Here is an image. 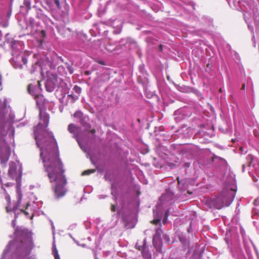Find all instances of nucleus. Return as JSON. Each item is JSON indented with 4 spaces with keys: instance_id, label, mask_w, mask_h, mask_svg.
Returning <instances> with one entry per match:
<instances>
[{
    "instance_id": "obj_1",
    "label": "nucleus",
    "mask_w": 259,
    "mask_h": 259,
    "mask_svg": "<svg viewBox=\"0 0 259 259\" xmlns=\"http://www.w3.org/2000/svg\"><path fill=\"white\" fill-rule=\"evenodd\" d=\"M39 118L40 121L34 129V138L50 182L56 183L54 188L55 197L59 199L63 197L67 192L65 188L67 180L63 175L64 169L59 158L57 142L53 133L46 129L44 130L49 124V115L40 107Z\"/></svg>"
},
{
    "instance_id": "obj_2",
    "label": "nucleus",
    "mask_w": 259,
    "mask_h": 259,
    "mask_svg": "<svg viewBox=\"0 0 259 259\" xmlns=\"http://www.w3.org/2000/svg\"><path fill=\"white\" fill-rule=\"evenodd\" d=\"M22 174V165L19 161L12 162L10 165L9 169V175L10 177L15 179L17 183V200L16 204L13 206V208L10 207V196L7 194L6 195V199L8 202V205L6 209L8 212L13 211L16 217V211L19 210L23 212L27 217L32 219L35 213L42 206L41 201H36L37 198L33 193H29L27 198H25L23 201L22 195L20 191V181Z\"/></svg>"
},
{
    "instance_id": "obj_3",
    "label": "nucleus",
    "mask_w": 259,
    "mask_h": 259,
    "mask_svg": "<svg viewBox=\"0 0 259 259\" xmlns=\"http://www.w3.org/2000/svg\"><path fill=\"white\" fill-rule=\"evenodd\" d=\"M34 247L32 233L24 227H18L14 240L7 245L0 259H37L35 254L30 255Z\"/></svg>"
},
{
    "instance_id": "obj_4",
    "label": "nucleus",
    "mask_w": 259,
    "mask_h": 259,
    "mask_svg": "<svg viewBox=\"0 0 259 259\" xmlns=\"http://www.w3.org/2000/svg\"><path fill=\"white\" fill-rule=\"evenodd\" d=\"M230 177V181L226 183L223 191L213 201L214 207L217 209L229 206L234 199L236 192L235 176L232 174Z\"/></svg>"
},
{
    "instance_id": "obj_5",
    "label": "nucleus",
    "mask_w": 259,
    "mask_h": 259,
    "mask_svg": "<svg viewBox=\"0 0 259 259\" xmlns=\"http://www.w3.org/2000/svg\"><path fill=\"white\" fill-rule=\"evenodd\" d=\"M243 3L246 9L244 13V19L254 37V26L251 24L252 20L253 21L256 33L259 32V11L253 0L244 1Z\"/></svg>"
},
{
    "instance_id": "obj_6",
    "label": "nucleus",
    "mask_w": 259,
    "mask_h": 259,
    "mask_svg": "<svg viewBox=\"0 0 259 259\" xmlns=\"http://www.w3.org/2000/svg\"><path fill=\"white\" fill-rule=\"evenodd\" d=\"M12 48L11 64L16 69H23L27 67V59L24 52L20 51V43L15 40L11 42Z\"/></svg>"
},
{
    "instance_id": "obj_7",
    "label": "nucleus",
    "mask_w": 259,
    "mask_h": 259,
    "mask_svg": "<svg viewBox=\"0 0 259 259\" xmlns=\"http://www.w3.org/2000/svg\"><path fill=\"white\" fill-rule=\"evenodd\" d=\"M45 62L46 63L44 65L36 64L35 66L39 67L42 77H44L45 75L48 76V78L45 82L46 89L47 92H52L55 89L57 81V76L55 74H49L48 68H52V63L48 59Z\"/></svg>"
},
{
    "instance_id": "obj_8",
    "label": "nucleus",
    "mask_w": 259,
    "mask_h": 259,
    "mask_svg": "<svg viewBox=\"0 0 259 259\" xmlns=\"http://www.w3.org/2000/svg\"><path fill=\"white\" fill-rule=\"evenodd\" d=\"M195 147L194 145H185L180 149L179 155L184 160H185V159H192L195 154Z\"/></svg>"
},
{
    "instance_id": "obj_9",
    "label": "nucleus",
    "mask_w": 259,
    "mask_h": 259,
    "mask_svg": "<svg viewBox=\"0 0 259 259\" xmlns=\"http://www.w3.org/2000/svg\"><path fill=\"white\" fill-rule=\"evenodd\" d=\"M41 89L39 81H37L36 84H29L28 87V91L30 94L35 97L36 103L38 104V99L43 98V96L40 95Z\"/></svg>"
},
{
    "instance_id": "obj_10",
    "label": "nucleus",
    "mask_w": 259,
    "mask_h": 259,
    "mask_svg": "<svg viewBox=\"0 0 259 259\" xmlns=\"http://www.w3.org/2000/svg\"><path fill=\"white\" fill-rule=\"evenodd\" d=\"M162 233V231L160 228L156 229L155 234L154 235L152 239L153 246L158 253L162 252V244L161 240Z\"/></svg>"
},
{
    "instance_id": "obj_11",
    "label": "nucleus",
    "mask_w": 259,
    "mask_h": 259,
    "mask_svg": "<svg viewBox=\"0 0 259 259\" xmlns=\"http://www.w3.org/2000/svg\"><path fill=\"white\" fill-rule=\"evenodd\" d=\"M146 243V239L145 238L143 241L142 245H139L137 243L136 244V247L141 251V254L144 259H151L152 255L149 251L148 247Z\"/></svg>"
},
{
    "instance_id": "obj_12",
    "label": "nucleus",
    "mask_w": 259,
    "mask_h": 259,
    "mask_svg": "<svg viewBox=\"0 0 259 259\" xmlns=\"http://www.w3.org/2000/svg\"><path fill=\"white\" fill-rule=\"evenodd\" d=\"M68 130L70 133L73 134L74 138L80 148L82 149V148L80 141V136L78 134L80 130L79 127L75 126L73 124H70L68 126Z\"/></svg>"
},
{
    "instance_id": "obj_13",
    "label": "nucleus",
    "mask_w": 259,
    "mask_h": 259,
    "mask_svg": "<svg viewBox=\"0 0 259 259\" xmlns=\"http://www.w3.org/2000/svg\"><path fill=\"white\" fill-rule=\"evenodd\" d=\"M174 195V194L171 190L169 189H166L165 192L159 198L160 203L163 204L164 202H167L172 200Z\"/></svg>"
},
{
    "instance_id": "obj_14",
    "label": "nucleus",
    "mask_w": 259,
    "mask_h": 259,
    "mask_svg": "<svg viewBox=\"0 0 259 259\" xmlns=\"http://www.w3.org/2000/svg\"><path fill=\"white\" fill-rule=\"evenodd\" d=\"M174 116L176 122H180L184 118V109H181L176 111L174 113Z\"/></svg>"
},
{
    "instance_id": "obj_15",
    "label": "nucleus",
    "mask_w": 259,
    "mask_h": 259,
    "mask_svg": "<svg viewBox=\"0 0 259 259\" xmlns=\"http://www.w3.org/2000/svg\"><path fill=\"white\" fill-rule=\"evenodd\" d=\"M230 7L232 9L239 10L240 8V0H226Z\"/></svg>"
},
{
    "instance_id": "obj_16",
    "label": "nucleus",
    "mask_w": 259,
    "mask_h": 259,
    "mask_svg": "<svg viewBox=\"0 0 259 259\" xmlns=\"http://www.w3.org/2000/svg\"><path fill=\"white\" fill-rule=\"evenodd\" d=\"M167 162L170 167L174 168L179 165L180 163L179 158L174 157L172 161H171V159H169L167 160Z\"/></svg>"
},
{
    "instance_id": "obj_17",
    "label": "nucleus",
    "mask_w": 259,
    "mask_h": 259,
    "mask_svg": "<svg viewBox=\"0 0 259 259\" xmlns=\"http://www.w3.org/2000/svg\"><path fill=\"white\" fill-rule=\"evenodd\" d=\"M201 22L204 25L210 26L212 24V20L208 17L203 16L201 18Z\"/></svg>"
},
{
    "instance_id": "obj_18",
    "label": "nucleus",
    "mask_w": 259,
    "mask_h": 259,
    "mask_svg": "<svg viewBox=\"0 0 259 259\" xmlns=\"http://www.w3.org/2000/svg\"><path fill=\"white\" fill-rule=\"evenodd\" d=\"M214 159L218 160L223 167L226 168L227 166V162L225 159L220 157L215 156L214 157Z\"/></svg>"
},
{
    "instance_id": "obj_19",
    "label": "nucleus",
    "mask_w": 259,
    "mask_h": 259,
    "mask_svg": "<svg viewBox=\"0 0 259 259\" xmlns=\"http://www.w3.org/2000/svg\"><path fill=\"white\" fill-rule=\"evenodd\" d=\"M52 254H53L55 259H60L59 255L58 252V250L55 244H54L53 246Z\"/></svg>"
},
{
    "instance_id": "obj_20",
    "label": "nucleus",
    "mask_w": 259,
    "mask_h": 259,
    "mask_svg": "<svg viewBox=\"0 0 259 259\" xmlns=\"http://www.w3.org/2000/svg\"><path fill=\"white\" fill-rule=\"evenodd\" d=\"M233 256L236 259H244V254L240 250H239L238 255H237L235 252H233Z\"/></svg>"
},
{
    "instance_id": "obj_21",
    "label": "nucleus",
    "mask_w": 259,
    "mask_h": 259,
    "mask_svg": "<svg viewBox=\"0 0 259 259\" xmlns=\"http://www.w3.org/2000/svg\"><path fill=\"white\" fill-rule=\"evenodd\" d=\"M41 20L45 23H46L47 25H49V24H53L52 20L46 15L44 16Z\"/></svg>"
},
{
    "instance_id": "obj_22",
    "label": "nucleus",
    "mask_w": 259,
    "mask_h": 259,
    "mask_svg": "<svg viewBox=\"0 0 259 259\" xmlns=\"http://www.w3.org/2000/svg\"><path fill=\"white\" fill-rule=\"evenodd\" d=\"M45 14H44L42 11L40 10L37 12V17L40 20H42Z\"/></svg>"
},
{
    "instance_id": "obj_23",
    "label": "nucleus",
    "mask_w": 259,
    "mask_h": 259,
    "mask_svg": "<svg viewBox=\"0 0 259 259\" xmlns=\"http://www.w3.org/2000/svg\"><path fill=\"white\" fill-rule=\"evenodd\" d=\"M247 160L249 161L248 166H250L253 159V156L252 155H248L246 157Z\"/></svg>"
},
{
    "instance_id": "obj_24",
    "label": "nucleus",
    "mask_w": 259,
    "mask_h": 259,
    "mask_svg": "<svg viewBox=\"0 0 259 259\" xmlns=\"http://www.w3.org/2000/svg\"><path fill=\"white\" fill-rule=\"evenodd\" d=\"M82 116H83L82 113L79 111H76L74 114V117H78L80 119L82 117Z\"/></svg>"
},
{
    "instance_id": "obj_25",
    "label": "nucleus",
    "mask_w": 259,
    "mask_h": 259,
    "mask_svg": "<svg viewBox=\"0 0 259 259\" xmlns=\"http://www.w3.org/2000/svg\"><path fill=\"white\" fill-rule=\"evenodd\" d=\"M95 172V169H89V170L84 171L82 173V175H90L91 174H93V173H94Z\"/></svg>"
},
{
    "instance_id": "obj_26",
    "label": "nucleus",
    "mask_w": 259,
    "mask_h": 259,
    "mask_svg": "<svg viewBox=\"0 0 259 259\" xmlns=\"http://www.w3.org/2000/svg\"><path fill=\"white\" fill-rule=\"evenodd\" d=\"M73 90L77 94H79L81 91V88L77 85L74 87Z\"/></svg>"
},
{
    "instance_id": "obj_27",
    "label": "nucleus",
    "mask_w": 259,
    "mask_h": 259,
    "mask_svg": "<svg viewBox=\"0 0 259 259\" xmlns=\"http://www.w3.org/2000/svg\"><path fill=\"white\" fill-rule=\"evenodd\" d=\"M168 211H166L165 214H164V217H163V220H162V222H163V224H165V223H166L167 219H168Z\"/></svg>"
},
{
    "instance_id": "obj_28",
    "label": "nucleus",
    "mask_w": 259,
    "mask_h": 259,
    "mask_svg": "<svg viewBox=\"0 0 259 259\" xmlns=\"http://www.w3.org/2000/svg\"><path fill=\"white\" fill-rule=\"evenodd\" d=\"M133 41V40L131 38H126V39H122L121 41H120L121 43H122L123 44H124V42H125L126 43H127V42H129V43H131Z\"/></svg>"
},
{
    "instance_id": "obj_29",
    "label": "nucleus",
    "mask_w": 259,
    "mask_h": 259,
    "mask_svg": "<svg viewBox=\"0 0 259 259\" xmlns=\"http://www.w3.org/2000/svg\"><path fill=\"white\" fill-rule=\"evenodd\" d=\"M163 239L166 242L169 243L170 242V238L168 236L165 234V235H163Z\"/></svg>"
},
{
    "instance_id": "obj_30",
    "label": "nucleus",
    "mask_w": 259,
    "mask_h": 259,
    "mask_svg": "<svg viewBox=\"0 0 259 259\" xmlns=\"http://www.w3.org/2000/svg\"><path fill=\"white\" fill-rule=\"evenodd\" d=\"M44 98H43L42 99H41V98H39L38 99V104H37V106H39V105H41V104H42L44 103Z\"/></svg>"
},
{
    "instance_id": "obj_31",
    "label": "nucleus",
    "mask_w": 259,
    "mask_h": 259,
    "mask_svg": "<svg viewBox=\"0 0 259 259\" xmlns=\"http://www.w3.org/2000/svg\"><path fill=\"white\" fill-rule=\"evenodd\" d=\"M161 219H154L153 221V224H157L158 223H159V222L160 221Z\"/></svg>"
},
{
    "instance_id": "obj_32",
    "label": "nucleus",
    "mask_w": 259,
    "mask_h": 259,
    "mask_svg": "<svg viewBox=\"0 0 259 259\" xmlns=\"http://www.w3.org/2000/svg\"><path fill=\"white\" fill-rule=\"evenodd\" d=\"M83 126L84 127V129L86 130H88L90 128L91 126L88 123H85L84 125H83Z\"/></svg>"
},
{
    "instance_id": "obj_33",
    "label": "nucleus",
    "mask_w": 259,
    "mask_h": 259,
    "mask_svg": "<svg viewBox=\"0 0 259 259\" xmlns=\"http://www.w3.org/2000/svg\"><path fill=\"white\" fill-rule=\"evenodd\" d=\"M68 70L70 74H72L73 72V69L71 66L68 67Z\"/></svg>"
},
{
    "instance_id": "obj_34",
    "label": "nucleus",
    "mask_w": 259,
    "mask_h": 259,
    "mask_svg": "<svg viewBox=\"0 0 259 259\" xmlns=\"http://www.w3.org/2000/svg\"><path fill=\"white\" fill-rule=\"evenodd\" d=\"M69 236H70V237H71V238H72L73 240L74 241V242H75V243H76L78 246H80V245H81V244H80L79 243V242H78L77 241H76L74 238H73L72 237V236H71V234H69Z\"/></svg>"
},
{
    "instance_id": "obj_35",
    "label": "nucleus",
    "mask_w": 259,
    "mask_h": 259,
    "mask_svg": "<svg viewBox=\"0 0 259 259\" xmlns=\"http://www.w3.org/2000/svg\"><path fill=\"white\" fill-rule=\"evenodd\" d=\"M24 4H25V5L27 7H29L30 6V3L27 1H25Z\"/></svg>"
},
{
    "instance_id": "obj_36",
    "label": "nucleus",
    "mask_w": 259,
    "mask_h": 259,
    "mask_svg": "<svg viewBox=\"0 0 259 259\" xmlns=\"http://www.w3.org/2000/svg\"><path fill=\"white\" fill-rule=\"evenodd\" d=\"M111 209L112 211H115L116 210V206L115 205L112 204L111 206Z\"/></svg>"
},
{
    "instance_id": "obj_37",
    "label": "nucleus",
    "mask_w": 259,
    "mask_h": 259,
    "mask_svg": "<svg viewBox=\"0 0 259 259\" xmlns=\"http://www.w3.org/2000/svg\"><path fill=\"white\" fill-rule=\"evenodd\" d=\"M120 31H121V27H119L118 30H114L113 32L115 34H118V33H120Z\"/></svg>"
},
{
    "instance_id": "obj_38",
    "label": "nucleus",
    "mask_w": 259,
    "mask_h": 259,
    "mask_svg": "<svg viewBox=\"0 0 259 259\" xmlns=\"http://www.w3.org/2000/svg\"><path fill=\"white\" fill-rule=\"evenodd\" d=\"M114 185L113 184H112L111 185V189H112V192H111V194L114 195Z\"/></svg>"
},
{
    "instance_id": "obj_39",
    "label": "nucleus",
    "mask_w": 259,
    "mask_h": 259,
    "mask_svg": "<svg viewBox=\"0 0 259 259\" xmlns=\"http://www.w3.org/2000/svg\"><path fill=\"white\" fill-rule=\"evenodd\" d=\"M12 225H13V227L14 228L15 226L16 225V219H15L13 221Z\"/></svg>"
},
{
    "instance_id": "obj_40",
    "label": "nucleus",
    "mask_w": 259,
    "mask_h": 259,
    "mask_svg": "<svg viewBox=\"0 0 259 259\" xmlns=\"http://www.w3.org/2000/svg\"><path fill=\"white\" fill-rule=\"evenodd\" d=\"M258 201V199L254 200V204L256 205L257 204Z\"/></svg>"
},
{
    "instance_id": "obj_41",
    "label": "nucleus",
    "mask_w": 259,
    "mask_h": 259,
    "mask_svg": "<svg viewBox=\"0 0 259 259\" xmlns=\"http://www.w3.org/2000/svg\"><path fill=\"white\" fill-rule=\"evenodd\" d=\"M55 3L57 5H59V0H55Z\"/></svg>"
},
{
    "instance_id": "obj_42",
    "label": "nucleus",
    "mask_w": 259,
    "mask_h": 259,
    "mask_svg": "<svg viewBox=\"0 0 259 259\" xmlns=\"http://www.w3.org/2000/svg\"><path fill=\"white\" fill-rule=\"evenodd\" d=\"M245 84H243V85H242V88H241V89H242V90H245Z\"/></svg>"
},
{
    "instance_id": "obj_43",
    "label": "nucleus",
    "mask_w": 259,
    "mask_h": 259,
    "mask_svg": "<svg viewBox=\"0 0 259 259\" xmlns=\"http://www.w3.org/2000/svg\"><path fill=\"white\" fill-rule=\"evenodd\" d=\"M12 185L11 183H8L7 184H6V186H7V187H9V186H11Z\"/></svg>"
},
{
    "instance_id": "obj_44",
    "label": "nucleus",
    "mask_w": 259,
    "mask_h": 259,
    "mask_svg": "<svg viewBox=\"0 0 259 259\" xmlns=\"http://www.w3.org/2000/svg\"><path fill=\"white\" fill-rule=\"evenodd\" d=\"M80 246L82 247H86V245L85 244H82L80 245Z\"/></svg>"
},
{
    "instance_id": "obj_45",
    "label": "nucleus",
    "mask_w": 259,
    "mask_h": 259,
    "mask_svg": "<svg viewBox=\"0 0 259 259\" xmlns=\"http://www.w3.org/2000/svg\"><path fill=\"white\" fill-rule=\"evenodd\" d=\"M185 164H186V166H188V167H189V165H190V163H188V162H186V163H185Z\"/></svg>"
},
{
    "instance_id": "obj_46",
    "label": "nucleus",
    "mask_w": 259,
    "mask_h": 259,
    "mask_svg": "<svg viewBox=\"0 0 259 259\" xmlns=\"http://www.w3.org/2000/svg\"><path fill=\"white\" fill-rule=\"evenodd\" d=\"M190 129H189V128H187V129L186 130V131L188 133L190 132Z\"/></svg>"
},
{
    "instance_id": "obj_47",
    "label": "nucleus",
    "mask_w": 259,
    "mask_h": 259,
    "mask_svg": "<svg viewBox=\"0 0 259 259\" xmlns=\"http://www.w3.org/2000/svg\"><path fill=\"white\" fill-rule=\"evenodd\" d=\"M104 198V197H103V196H101V195H100V196H99V198H100V199H102V198Z\"/></svg>"
},
{
    "instance_id": "obj_48",
    "label": "nucleus",
    "mask_w": 259,
    "mask_h": 259,
    "mask_svg": "<svg viewBox=\"0 0 259 259\" xmlns=\"http://www.w3.org/2000/svg\"><path fill=\"white\" fill-rule=\"evenodd\" d=\"M159 49H160V50H162V46H161V45H160V46H159Z\"/></svg>"
},
{
    "instance_id": "obj_49",
    "label": "nucleus",
    "mask_w": 259,
    "mask_h": 259,
    "mask_svg": "<svg viewBox=\"0 0 259 259\" xmlns=\"http://www.w3.org/2000/svg\"><path fill=\"white\" fill-rule=\"evenodd\" d=\"M41 33L43 35H45V31L44 30L41 31Z\"/></svg>"
},
{
    "instance_id": "obj_50",
    "label": "nucleus",
    "mask_w": 259,
    "mask_h": 259,
    "mask_svg": "<svg viewBox=\"0 0 259 259\" xmlns=\"http://www.w3.org/2000/svg\"><path fill=\"white\" fill-rule=\"evenodd\" d=\"M0 181H1V184H2V188H3V183H2V180H1V178H0Z\"/></svg>"
},
{
    "instance_id": "obj_51",
    "label": "nucleus",
    "mask_w": 259,
    "mask_h": 259,
    "mask_svg": "<svg viewBox=\"0 0 259 259\" xmlns=\"http://www.w3.org/2000/svg\"><path fill=\"white\" fill-rule=\"evenodd\" d=\"M35 71V69H33L31 71V73H33Z\"/></svg>"
},
{
    "instance_id": "obj_52",
    "label": "nucleus",
    "mask_w": 259,
    "mask_h": 259,
    "mask_svg": "<svg viewBox=\"0 0 259 259\" xmlns=\"http://www.w3.org/2000/svg\"><path fill=\"white\" fill-rule=\"evenodd\" d=\"M242 170L243 171L244 170V165H242Z\"/></svg>"
},
{
    "instance_id": "obj_53",
    "label": "nucleus",
    "mask_w": 259,
    "mask_h": 259,
    "mask_svg": "<svg viewBox=\"0 0 259 259\" xmlns=\"http://www.w3.org/2000/svg\"><path fill=\"white\" fill-rule=\"evenodd\" d=\"M122 210H119V214H121V213H122Z\"/></svg>"
},
{
    "instance_id": "obj_54",
    "label": "nucleus",
    "mask_w": 259,
    "mask_h": 259,
    "mask_svg": "<svg viewBox=\"0 0 259 259\" xmlns=\"http://www.w3.org/2000/svg\"><path fill=\"white\" fill-rule=\"evenodd\" d=\"M122 218H123V219L124 221H126V219L125 218V217L122 216Z\"/></svg>"
},
{
    "instance_id": "obj_55",
    "label": "nucleus",
    "mask_w": 259,
    "mask_h": 259,
    "mask_svg": "<svg viewBox=\"0 0 259 259\" xmlns=\"http://www.w3.org/2000/svg\"><path fill=\"white\" fill-rule=\"evenodd\" d=\"M220 92H223V90H222V88H220Z\"/></svg>"
},
{
    "instance_id": "obj_56",
    "label": "nucleus",
    "mask_w": 259,
    "mask_h": 259,
    "mask_svg": "<svg viewBox=\"0 0 259 259\" xmlns=\"http://www.w3.org/2000/svg\"><path fill=\"white\" fill-rule=\"evenodd\" d=\"M240 150L241 151H243V148L242 147H240Z\"/></svg>"
},
{
    "instance_id": "obj_57",
    "label": "nucleus",
    "mask_w": 259,
    "mask_h": 259,
    "mask_svg": "<svg viewBox=\"0 0 259 259\" xmlns=\"http://www.w3.org/2000/svg\"><path fill=\"white\" fill-rule=\"evenodd\" d=\"M95 131L94 130H91V132H92V133H94V132H95Z\"/></svg>"
},
{
    "instance_id": "obj_58",
    "label": "nucleus",
    "mask_w": 259,
    "mask_h": 259,
    "mask_svg": "<svg viewBox=\"0 0 259 259\" xmlns=\"http://www.w3.org/2000/svg\"><path fill=\"white\" fill-rule=\"evenodd\" d=\"M187 192L189 194V195L191 194V193L189 192L188 191Z\"/></svg>"
},
{
    "instance_id": "obj_59",
    "label": "nucleus",
    "mask_w": 259,
    "mask_h": 259,
    "mask_svg": "<svg viewBox=\"0 0 259 259\" xmlns=\"http://www.w3.org/2000/svg\"><path fill=\"white\" fill-rule=\"evenodd\" d=\"M105 178H107V175H105Z\"/></svg>"
}]
</instances>
